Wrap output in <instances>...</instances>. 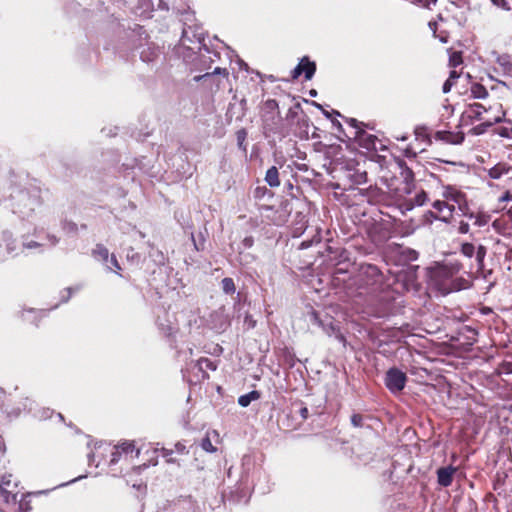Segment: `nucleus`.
Masks as SVG:
<instances>
[{
    "label": "nucleus",
    "instance_id": "nucleus-25",
    "mask_svg": "<svg viewBox=\"0 0 512 512\" xmlns=\"http://www.w3.org/2000/svg\"><path fill=\"white\" fill-rule=\"evenodd\" d=\"M469 228H470V226L467 222L461 221L459 224V227H458V231L461 234H466L469 232Z\"/></svg>",
    "mask_w": 512,
    "mask_h": 512
},
{
    "label": "nucleus",
    "instance_id": "nucleus-36",
    "mask_svg": "<svg viewBox=\"0 0 512 512\" xmlns=\"http://www.w3.org/2000/svg\"><path fill=\"white\" fill-rule=\"evenodd\" d=\"M300 413H301V416H302L303 418H307V416H308V409H307L306 407H304V408H302V409L300 410Z\"/></svg>",
    "mask_w": 512,
    "mask_h": 512
},
{
    "label": "nucleus",
    "instance_id": "nucleus-31",
    "mask_svg": "<svg viewBox=\"0 0 512 512\" xmlns=\"http://www.w3.org/2000/svg\"><path fill=\"white\" fill-rule=\"evenodd\" d=\"M485 126V123L483 125H479V126H476L472 129L473 133L478 135V134H481L483 131H484V127Z\"/></svg>",
    "mask_w": 512,
    "mask_h": 512
},
{
    "label": "nucleus",
    "instance_id": "nucleus-32",
    "mask_svg": "<svg viewBox=\"0 0 512 512\" xmlns=\"http://www.w3.org/2000/svg\"><path fill=\"white\" fill-rule=\"evenodd\" d=\"M24 246L28 249H32V248H36L39 246V243L35 242V241H30V242H27L24 244Z\"/></svg>",
    "mask_w": 512,
    "mask_h": 512
},
{
    "label": "nucleus",
    "instance_id": "nucleus-20",
    "mask_svg": "<svg viewBox=\"0 0 512 512\" xmlns=\"http://www.w3.org/2000/svg\"><path fill=\"white\" fill-rule=\"evenodd\" d=\"M461 252L466 257L471 258L475 254V246L471 243H463L461 246Z\"/></svg>",
    "mask_w": 512,
    "mask_h": 512
},
{
    "label": "nucleus",
    "instance_id": "nucleus-26",
    "mask_svg": "<svg viewBox=\"0 0 512 512\" xmlns=\"http://www.w3.org/2000/svg\"><path fill=\"white\" fill-rule=\"evenodd\" d=\"M351 423H352L355 427H359V426H361V424H362V417H361L360 415H357V414L352 415V417H351Z\"/></svg>",
    "mask_w": 512,
    "mask_h": 512
},
{
    "label": "nucleus",
    "instance_id": "nucleus-35",
    "mask_svg": "<svg viewBox=\"0 0 512 512\" xmlns=\"http://www.w3.org/2000/svg\"><path fill=\"white\" fill-rule=\"evenodd\" d=\"M436 27H437L436 22H429V28L433 31L434 34L436 33Z\"/></svg>",
    "mask_w": 512,
    "mask_h": 512
},
{
    "label": "nucleus",
    "instance_id": "nucleus-16",
    "mask_svg": "<svg viewBox=\"0 0 512 512\" xmlns=\"http://www.w3.org/2000/svg\"><path fill=\"white\" fill-rule=\"evenodd\" d=\"M222 289L227 294H232L235 292L234 281L231 278H224L222 280Z\"/></svg>",
    "mask_w": 512,
    "mask_h": 512
},
{
    "label": "nucleus",
    "instance_id": "nucleus-41",
    "mask_svg": "<svg viewBox=\"0 0 512 512\" xmlns=\"http://www.w3.org/2000/svg\"><path fill=\"white\" fill-rule=\"evenodd\" d=\"M213 73L214 74H219V73H221V69L220 68H215Z\"/></svg>",
    "mask_w": 512,
    "mask_h": 512
},
{
    "label": "nucleus",
    "instance_id": "nucleus-1",
    "mask_svg": "<svg viewBox=\"0 0 512 512\" xmlns=\"http://www.w3.org/2000/svg\"><path fill=\"white\" fill-rule=\"evenodd\" d=\"M486 112H488V110H486L484 106L476 103L469 107L467 114H468V117L473 120H484L485 127H489L495 123H499L505 116V112L502 110L501 105H499L497 113L493 117H489V118L485 119L483 117V114Z\"/></svg>",
    "mask_w": 512,
    "mask_h": 512
},
{
    "label": "nucleus",
    "instance_id": "nucleus-7",
    "mask_svg": "<svg viewBox=\"0 0 512 512\" xmlns=\"http://www.w3.org/2000/svg\"><path fill=\"white\" fill-rule=\"evenodd\" d=\"M433 208L440 214L439 219L445 222L449 221L452 217L453 211L455 210L454 205L449 204L446 200H436L433 203Z\"/></svg>",
    "mask_w": 512,
    "mask_h": 512
},
{
    "label": "nucleus",
    "instance_id": "nucleus-39",
    "mask_svg": "<svg viewBox=\"0 0 512 512\" xmlns=\"http://www.w3.org/2000/svg\"><path fill=\"white\" fill-rule=\"evenodd\" d=\"M507 215L509 216V218L512 220V206L508 209L507 211Z\"/></svg>",
    "mask_w": 512,
    "mask_h": 512
},
{
    "label": "nucleus",
    "instance_id": "nucleus-45",
    "mask_svg": "<svg viewBox=\"0 0 512 512\" xmlns=\"http://www.w3.org/2000/svg\"><path fill=\"white\" fill-rule=\"evenodd\" d=\"M122 454H116V458L119 460Z\"/></svg>",
    "mask_w": 512,
    "mask_h": 512
},
{
    "label": "nucleus",
    "instance_id": "nucleus-6",
    "mask_svg": "<svg viewBox=\"0 0 512 512\" xmlns=\"http://www.w3.org/2000/svg\"><path fill=\"white\" fill-rule=\"evenodd\" d=\"M133 452H135L134 457L137 458L139 456L140 450L135 449L134 442H128V441L123 442V443L115 446V450L111 455L110 462L112 464L118 462V459L116 458V454H122V455L128 456L129 454H133Z\"/></svg>",
    "mask_w": 512,
    "mask_h": 512
},
{
    "label": "nucleus",
    "instance_id": "nucleus-10",
    "mask_svg": "<svg viewBox=\"0 0 512 512\" xmlns=\"http://www.w3.org/2000/svg\"><path fill=\"white\" fill-rule=\"evenodd\" d=\"M218 439L219 434L217 431H209L206 433V436L202 439L200 446L204 451L214 453L217 451V448L212 444V440L218 441Z\"/></svg>",
    "mask_w": 512,
    "mask_h": 512
},
{
    "label": "nucleus",
    "instance_id": "nucleus-17",
    "mask_svg": "<svg viewBox=\"0 0 512 512\" xmlns=\"http://www.w3.org/2000/svg\"><path fill=\"white\" fill-rule=\"evenodd\" d=\"M197 365L199 369L204 371V369L215 370V364L208 358H201L198 360Z\"/></svg>",
    "mask_w": 512,
    "mask_h": 512
},
{
    "label": "nucleus",
    "instance_id": "nucleus-37",
    "mask_svg": "<svg viewBox=\"0 0 512 512\" xmlns=\"http://www.w3.org/2000/svg\"><path fill=\"white\" fill-rule=\"evenodd\" d=\"M176 449H177V451H179V452H183V451L185 450V446H184V445H182L181 443H177V444H176Z\"/></svg>",
    "mask_w": 512,
    "mask_h": 512
},
{
    "label": "nucleus",
    "instance_id": "nucleus-19",
    "mask_svg": "<svg viewBox=\"0 0 512 512\" xmlns=\"http://www.w3.org/2000/svg\"><path fill=\"white\" fill-rule=\"evenodd\" d=\"M485 256H486V248L484 246L480 245L476 251V260H477L479 268L483 267Z\"/></svg>",
    "mask_w": 512,
    "mask_h": 512
},
{
    "label": "nucleus",
    "instance_id": "nucleus-24",
    "mask_svg": "<svg viewBox=\"0 0 512 512\" xmlns=\"http://www.w3.org/2000/svg\"><path fill=\"white\" fill-rule=\"evenodd\" d=\"M436 275L443 276V277H449L452 275L451 270L447 269L446 267H440L436 270Z\"/></svg>",
    "mask_w": 512,
    "mask_h": 512
},
{
    "label": "nucleus",
    "instance_id": "nucleus-14",
    "mask_svg": "<svg viewBox=\"0 0 512 512\" xmlns=\"http://www.w3.org/2000/svg\"><path fill=\"white\" fill-rule=\"evenodd\" d=\"M259 397L260 394L258 391H251L248 394L240 396L238 403L242 407H247L252 401L259 399Z\"/></svg>",
    "mask_w": 512,
    "mask_h": 512
},
{
    "label": "nucleus",
    "instance_id": "nucleus-5",
    "mask_svg": "<svg viewBox=\"0 0 512 512\" xmlns=\"http://www.w3.org/2000/svg\"><path fill=\"white\" fill-rule=\"evenodd\" d=\"M316 71V65L314 62H310L307 57H304L300 63L293 69L292 78H298L303 72L305 73V79L310 80Z\"/></svg>",
    "mask_w": 512,
    "mask_h": 512
},
{
    "label": "nucleus",
    "instance_id": "nucleus-34",
    "mask_svg": "<svg viewBox=\"0 0 512 512\" xmlns=\"http://www.w3.org/2000/svg\"><path fill=\"white\" fill-rule=\"evenodd\" d=\"M499 63L503 66H510V63L508 60H506L505 58H499Z\"/></svg>",
    "mask_w": 512,
    "mask_h": 512
},
{
    "label": "nucleus",
    "instance_id": "nucleus-11",
    "mask_svg": "<svg viewBox=\"0 0 512 512\" xmlns=\"http://www.w3.org/2000/svg\"><path fill=\"white\" fill-rule=\"evenodd\" d=\"M435 139L441 140L447 143L459 144L463 141V136H458L449 131H437L435 133Z\"/></svg>",
    "mask_w": 512,
    "mask_h": 512
},
{
    "label": "nucleus",
    "instance_id": "nucleus-30",
    "mask_svg": "<svg viewBox=\"0 0 512 512\" xmlns=\"http://www.w3.org/2000/svg\"><path fill=\"white\" fill-rule=\"evenodd\" d=\"M460 74L454 69L450 72L449 78L451 81L455 82L456 79H458Z\"/></svg>",
    "mask_w": 512,
    "mask_h": 512
},
{
    "label": "nucleus",
    "instance_id": "nucleus-3",
    "mask_svg": "<svg viewBox=\"0 0 512 512\" xmlns=\"http://www.w3.org/2000/svg\"><path fill=\"white\" fill-rule=\"evenodd\" d=\"M442 197L449 203L453 202L458 205V209L466 215L468 209L466 197L463 192L453 186H445L442 191Z\"/></svg>",
    "mask_w": 512,
    "mask_h": 512
},
{
    "label": "nucleus",
    "instance_id": "nucleus-43",
    "mask_svg": "<svg viewBox=\"0 0 512 512\" xmlns=\"http://www.w3.org/2000/svg\"><path fill=\"white\" fill-rule=\"evenodd\" d=\"M81 478H82V476H79V477H77V478H75V479H72L69 483L75 482V481H77V480H79V479H81Z\"/></svg>",
    "mask_w": 512,
    "mask_h": 512
},
{
    "label": "nucleus",
    "instance_id": "nucleus-12",
    "mask_svg": "<svg viewBox=\"0 0 512 512\" xmlns=\"http://www.w3.org/2000/svg\"><path fill=\"white\" fill-rule=\"evenodd\" d=\"M265 181L270 187H278L280 185L279 172L275 166L267 170Z\"/></svg>",
    "mask_w": 512,
    "mask_h": 512
},
{
    "label": "nucleus",
    "instance_id": "nucleus-27",
    "mask_svg": "<svg viewBox=\"0 0 512 512\" xmlns=\"http://www.w3.org/2000/svg\"><path fill=\"white\" fill-rule=\"evenodd\" d=\"M453 84H454V82H453V81H451V79H447V80L445 81V83L443 84V88H442V89H443V92H444V93H448V92L451 90V88H452Z\"/></svg>",
    "mask_w": 512,
    "mask_h": 512
},
{
    "label": "nucleus",
    "instance_id": "nucleus-28",
    "mask_svg": "<svg viewBox=\"0 0 512 512\" xmlns=\"http://www.w3.org/2000/svg\"><path fill=\"white\" fill-rule=\"evenodd\" d=\"M311 321L314 323V324H317L318 326H323V323L322 321L319 319L317 313L315 311H313L311 313Z\"/></svg>",
    "mask_w": 512,
    "mask_h": 512
},
{
    "label": "nucleus",
    "instance_id": "nucleus-22",
    "mask_svg": "<svg viewBox=\"0 0 512 512\" xmlns=\"http://www.w3.org/2000/svg\"><path fill=\"white\" fill-rule=\"evenodd\" d=\"M110 263H111V266L108 265V268L111 270V271H115V272H118L119 270H121V267L116 259V257L114 255H111V257H109V260H108Z\"/></svg>",
    "mask_w": 512,
    "mask_h": 512
},
{
    "label": "nucleus",
    "instance_id": "nucleus-2",
    "mask_svg": "<svg viewBox=\"0 0 512 512\" xmlns=\"http://www.w3.org/2000/svg\"><path fill=\"white\" fill-rule=\"evenodd\" d=\"M407 376L398 368H390L386 372L385 384L392 393L402 391L406 385Z\"/></svg>",
    "mask_w": 512,
    "mask_h": 512
},
{
    "label": "nucleus",
    "instance_id": "nucleus-9",
    "mask_svg": "<svg viewBox=\"0 0 512 512\" xmlns=\"http://www.w3.org/2000/svg\"><path fill=\"white\" fill-rule=\"evenodd\" d=\"M488 174L493 179H500L503 176H508L511 179L512 166H507L506 164L499 163L492 167L489 170Z\"/></svg>",
    "mask_w": 512,
    "mask_h": 512
},
{
    "label": "nucleus",
    "instance_id": "nucleus-29",
    "mask_svg": "<svg viewBox=\"0 0 512 512\" xmlns=\"http://www.w3.org/2000/svg\"><path fill=\"white\" fill-rule=\"evenodd\" d=\"M243 245L246 247V248H251L253 246V238L252 237H246L244 240H243Z\"/></svg>",
    "mask_w": 512,
    "mask_h": 512
},
{
    "label": "nucleus",
    "instance_id": "nucleus-42",
    "mask_svg": "<svg viewBox=\"0 0 512 512\" xmlns=\"http://www.w3.org/2000/svg\"><path fill=\"white\" fill-rule=\"evenodd\" d=\"M398 140L405 141L407 139L406 136L397 137Z\"/></svg>",
    "mask_w": 512,
    "mask_h": 512
},
{
    "label": "nucleus",
    "instance_id": "nucleus-18",
    "mask_svg": "<svg viewBox=\"0 0 512 512\" xmlns=\"http://www.w3.org/2000/svg\"><path fill=\"white\" fill-rule=\"evenodd\" d=\"M449 64L451 67L456 68L462 64V56L460 52H453L449 57Z\"/></svg>",
    "mask_w": 512,
    "mask_h": 512
},
{
    "label": "nucleus",
    "instance_id": "nucleus-38",
    "mask_svg": "<svg viewBox=\"0 0 512 512\" xmlns=\"http://www.w3.org/2000/svg\"><path fill=\"white\" fill-rule=\"evenodd\" d=\"M246 133L244 131L238 132V140L241 141L245 138Z\"/></svg>",
    "mask_w": 512,
    "mask_h": 512
},
{
    "label": "nucleus",
    "instance_id": "nucleus-23",
    "mask_svg": "<svg viewBox=\"0 0 512 512\" xmlns=\"http://www.w3.org/2000/svg\"><path fill=\"white\" fill-rule=\"evenodd\" d=\"M411 2L419 6L429 8L430 5L435 4L437 0H411Z\"/></svg>",
    "mask_w": 512,
    "mask_h": 512
},
{
    "label": "nucleus",
    "instance_id": "nucleus-46",
    "mask_svg": "<svg viewBox=\"0 0 512 512\" xmlns=\"http://www.w3.org/2000/svg\"><path fill=\"white\" fill-rule=\"evenodd\" d=\"M366 148H367V149H375V150L377 149V148H376V147H374V146L366 147Z\"/></svg>",
    "mask_w": 512,
    "mask_h": 512
},
{
    "label": "nucleus",
    "instance_id": "nucleus-13",
    "mask_svg": "<svg viewBox=\"0 0 512 512\" xmlns=\"http://www.w3.org/2000/svg\"><path fill=\"white\" fill-rule=\"evenodd\" d=\"M93 255L96 259L101 260L104 263H107L109 260V251L101 244L96 245L93 250Z\"/></svg>",
    "mask_w": 512,
    "mask_h": 512
},
{
    "label": "nucleus",
    "instance_id": "nucleus-21",
    "mask_svg": "<svg viewBox=\"0 0 512 512\" xmlns=\"http://www.w3.org/2000/svg\"><path fill=\"white\" fill-rule=\"evenodd\" d=\"M428 197L425 191L419 192L414 198V204L417 206H422L426 203Z\"/></svg>",
    "mask_w": 512,
    "mask_h": 512
},
{
    "label": "nucleus",
    "instance_id": "nucleus-8",
    "mask_svg": "<svg viewBox=\"0 0 512 512\" xmlns=\"http://www.w3.org/2000/svg\"><path fill=\"white\" fill-rule=\"evenodd\" d=\"M456 468L453 466L442 467L437 470L438 483L443 487H448L452 484L453 476Z\"/></svg>",
    "mask_w": 512,
    "mask_h": 512
},
{
    "label": "nucleus",
    "instance_id": "nucleus-15",
    "mask_svg": "<svg viewBox=\"0 0 512 512\" xmlns=\"http://www.w3.org/2000/svg\"><path fill=\"white\" fill-rule=\"evenodd\" d=\"M471 93L474 98L484 99L488 96V92L481 84H473L471 87Z\"/></svg>",
    "mask_w": 512,
    "mask_h": 512
},
{
    "label": "nucleus",
    "instance_id": "nucleus-33",
    "mask_svg": "<svg viewBox=\"0 0 512 512\" xmlns=\"http://www.w3.org/2000/svg\"><path fill=\"white\" fill-rule=\"evenodd\" d=\"M512 195L507 191L503 194V196L500 198V201H511Z\"/></svg>",
    "mask_w": 512,
    "mask_h": 512
},
{
    "label": "nucleus",
    "instance_id": "nucleus-40",
    "mask_svg": "<svg viewBox=\"0 0 512 512\" xmlns=\"http://www.w3.org/2000/svg\"><path fill=\"white\" fill-rule=\"evenodd\" d=\"M310 95H311V96H313V97H315V96L317 95L316 90H311V91H310Z\"/></svg>",
    "mask_w": 512,
    "mask_h": 512
},
{
    "label": "nucleus",
    "instance_id": "nucleus-44",
    "mask_svg": "<svg viewBox=\"0 0 512 512\" xmlns=\"http://www.w3.org/2000/svg\"><path fill=\"white\" fill-rule=\"evenodd\" d=\"M440 40H441L442 42H446V41H447L445 37H441V38H440Z\"/></svg>",
    "mask_w": 512,
    "mask_h": 512
},
{
    "label": "nucleus",
    "instance_id": "nucleus-4",
    "mask_svg": "<svg viewBox=\"0 0 512 512\" xmlns=\"http://www.w3.org/2000/svg\"><path fill=\"white\" fill-rule=\"evenodd\" d=\"M17 484L12 483L11 475L3 476L0 483V494L6 503H15L17 499Z\"/></svg>",
    "mask_w": 512,
    "mask_h": 512
}]
</instances>
